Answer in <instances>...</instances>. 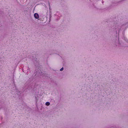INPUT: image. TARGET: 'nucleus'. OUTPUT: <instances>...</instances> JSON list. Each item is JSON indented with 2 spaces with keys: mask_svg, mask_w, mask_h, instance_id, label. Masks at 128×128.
Wrapping results in <instances>:
<instances>
[{
  "mask_svg": "<svg viewBox=\"0 0 128 128\" xmlns=\"http://www.w3.org/2000/svg\"><path fill=\"white\" fill-rule=\"evenodd\" d=\"M34 16L36 19H38L39 17L38 14L37 13H35L34 14Z\"/></svg>",
  "mask_w": 128,
  "mask_h": 128,
  "instance_id": "f257e3e1",
  "label": "nucleus"
},
{
  "mask_svg": "<svg viewBox=\"0 0 128 128\" xmlns=\"http://www.w3.org/2000/svg\"><path fill=\"white\" fill-rule=\"evenodd\" d=\"M50 104V103L48 102H46V104L47 106L49 105Z\"/></svg>",
  "mask_w": 128,
  "mask_h": 128,
  "instance_id": "f03ea898",
  "label": "nucleus"
},
{
  "mask_svg": "<svg viewBox=\"0 0 128 128\" xmlns=\"http://www.w3.org/2000/svg\"><path fill=\"white\" fill-rule=\"evenodd\" d=\"M64 69V68L63 67H62L60 69V71H62Z\"/></svg>",
  "mask_w": 128,
  "mask_h": 128,
  "instance_id": "7ed1b4c3",
  "label": "nucleus"
},
{
  "mask_svg": "<svg viewBox=\"0 0 128 128\" xmlns=\"http://www.w3.org/2000/svg\"><path fill=\"white\" fill-rule=\"evenodd\" d=\"M1 117V118H2V117Z\"/></svg>",
  "mask_w": 128,
  "mask_h": 128,
  "instance_id": "20e7f679",
  "label": "nucleus"
},
{
  "mask_svg": "<svg viewBox=\"0 0 128 128\" xmlns=\"http://www.w3.org/2000/svg\"><path fill=\"white\" fill-rule=\"evenodd\" d=\"M50 3H49V5H50Z\"/></svg>",
  "mask_w": 128,
  "mask_h": 128,
  "instance_id": "39448f33",
  "label": "nucleus"
}]
</instances>
